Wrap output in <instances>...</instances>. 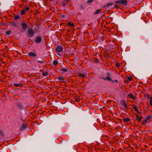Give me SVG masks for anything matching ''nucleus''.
Returning a JSON list of instances; mask_svg holds the SVG:
<instances>
[{
	"label": "nucleus",
	"mask_w": 152,
	"mask_h": 152,
	"mask_svg": "<svg viewBox=\"0 0 152 152\" xmlns=\"http://www.w3.org/2000/svg\"><path fill=\"white\" fill-rule=\"evenodd\" d=\"M28 37H33L34 35L33 30L32 29H29L27 31Z\"/></svg>",
	"instance_id": "f257e3e1"
},
{
	"label": "nucleus",
	"mask_w": 152,
	"mask_h": 152,
	"mask_svg": "<svg viewBox=\"0 0 152 152\" xmlns=\"http://www.w3.org/2000/svg\"><path fill=\"white\" fill-rule=\"evenodd\" d=\"M120 104H121L127 110H128V108L127 107V105L126 104V103L125 100L124 99H122L121 100Z\"/></svg>",
	"instance_id": "f03ea898"
},
{
	"label": "nucleus",
	"mask_w": 152,
	"mask_h": 152,
	"mask_svg": "<svg viewBox=\"0 0 152 152\" xmlns=\"http://www.w3.org/2000/svg\"><path fill=\"white\" fill-rule=\"evenodd\" d=\"M56 50L57 52H61L63 50V48L60 45H58L56 48Z\"/></svg>",
	"instance_id": "7ed1b4c3"
},
{
	"label": "nucleus",
	"mask_w": 152,
	"mask_h": 152,
	"mask_svg": "<svg viewBox=\"0 0 152 152\" xmlns=\"http://www.w3.org/2000/svg\"><path fill=\"white\" fill-rule=\"evenodd\" d=\"M21 25L23 30L26 31L27 28V24L24 22H22L21 23Z\"/></svg>",
	"instance_id": "20e7f679"
},
{
	"label": "nucleus",
	"mask_w": 152,
	"mask_h": 152,
	"mask_svg": "<svg viewBox=\"0 0 152 152\" xmlns=\"http://www.w3.org/2000/svg\"><path fill=\"white\" fill-rule=\"evenodd\" d=\"M151 115H149L148 116L146 119L143 122L142 124L143 125H145V124L151 118Z\"/></svg>",
	"instance_id": "39448f33"
},
{
	"label": "nucleus",
	"mask_w": 152,
	"mask_h": 152,
	"mask_svg": "<svg viewBox=\"0 0 152 152\" xmlns=\"http://www.w3.org/2000/svg\"><path fill=\"white\" fill-rule=\"evenodd\" d=\"M42 41V38L40 37H37L35 40V42L36 43H39Z\"/></svg>",
	"instance_id": "423d86ee"
},
{
	"label": "nucleus",
	"mask_w": 152,
	"mask_h": 152,
	"mask_svg": "<svg viewBox=\"0 0 152 152\" xmlns=\"http://www.w3.org/2000/svg\"><path fill=\"white\" fill-rule=\"evenodd\" d=\"M28 55L29 56H32L33 57H35L37 56V54L35 53L32 52H29Z\"/></svg>",
	"instance_id": "0eeeda50"
},
{
	"label": "nucleus",
	"mask_w": 152,
	"mask_h": 152,
	"mask_svg": "<svg viewBox=\"0 0 152 152\" xmlns=\"http://www.w3.org/2000/svg\"><path fill=\"white\" fill-rule=\"evenodd\" d=\"M27 126V125L26 124H23L20 128V129H26Z\"/></svg>",
	"instance_id": "6e6552de"
},
{
	"label": "nucleus",
	"mask_w": 152,
	"mask_h": 152,
	"mask_svg": "<svg viewBox=\"0 0 152 152\" xmlns=\"http://www.w3.org/2000/svg\"><path fill=\"white\" fill-rule=\"evenodd\" d=\"M136 117L137 118L136 120L140 121H141V120L142 118L141 117L139 116L137 113L135 114Z\"/></svg>",
	"instance_id": "1a4fd4ad"
},
{
	"label": "nucleus",
	"mask_w": 152,
	"mask_h": 152,
	"mask_svg": "<svg viewBox=\"0 0 152 152\" xmlns=\"http://www.w3.org/2000/svg\"><path fill=\"white\" fill-rule=\"evenodd\" d=\"M127 97H129V98H131L133 99H135V97L133 96L132 94H131L128 95H127Z\"/></svg>",
	"instance_id": "9d476101"
},
{
	"label": "nucleus",
	"mask_w": 152,
	"mask_h": 152,
	"mask_svg": "<svg viewBox=\"0 0 152 152\" xmlns=\"http://www.w3.org/2000/svg\"><path fill=\"white\" fill-rule=\"evenodd\" d=\"M13 86L15 87H22V85L21 84H16V83H14Z\"/></svg>",
	"instance_id": "9b49d317"
},
{
	"label": "nucleus",
	"mask_w": 152,
	"mask_h": 152,
	"mask_svg": "<svg viewBox=\"0 0 152 152\" xmlns=\"http://www.w3.org/2000/svg\"><path fill=\"white\" fill-rule=\"evenodd\" d=\"M127 1L126 0H124L121 1V4H122L126 5L127 4Z\"/></svg>",
	"instance_id": "f8f14e48"
},
{
	"label": "nucleus",
	"mask_w": 152,
	"mask_h": 152,
	"mask_svg": "<svg viewBox=\"0 0 152 152\" xmlns=\"http://www.w3.org/2000/svg\"><path fill=\"white\" fill-rule=\"evenodd\" d=\"M67 24L68 26H71V27H73L74 26V24L73 23H71L70 22L67 23Z\"/></svg>",
	"instance_id": "ddd939ff"
},
{
	"label": "nucleus",
	"mask_w": 152,
	"mask_h": 152,
	"mask_svg": "<svg viewBox=\"0 0 152 152\" xmlns=\"http://www.w3.org/2000/svg\"><path fill=\"white\" fill-rule=\"evenodd\" d=\"M101 9H99L97 10L94 13V15H95L96 14H98L99 12H101Z\"/></svg>",
	"instance_id": "4468645a"
},
{
	"label": "nucleus",
	"mask_w": 152,
	"mask_h": 152,
	"mask_svg": "<svg viewBox=\"0 0 152 152\" xmlns=\"http://www.w3.org/2000/svg\"><path fill=\"white\" fill-rule=\"evenodd\" d=\"M132 106H133V109L135 110L138 113H140V112L138 111V110L136 106L135 105H132Z\"/></svg>",
	"instance_id": "2eb2a0df"
},
{
	"label": "nucleus",
	"mask_w": 152,
	"mask_h": 152,
	"mask_svg": "<svg viewBox=\"0 0 152 152\" xmlns=\"http://www.w3.org/2000/svg\"><path fill=\"white\" fill-rule=\"evenodd\" d=\"M103 79L104 80H109V81H112V80L111 79V78L109 77H107L105 78H103Z\"/></svg>",
	"instance_id": "dca6fc26"
},
{
	"label": "nucleus",
	"mask_w": 152,
	"mask_h": 152,
	"mask_svg": "<svg viewBox=\"0 0 152 152\" xmlns=\"http://www.w3.org/2000/svg\"><path fill=\"white\" fill-rule=\"evenodd\" d=\"M18 107L20 109H21L23 108V106L22 104L20 103H19L18 104Z\"/></svg>",
	"instance_id": "f3484780"
},
{
	"label": "nucleus",
	"mask_w": 152,
	"mask_h": 152,
	"mask_svg": "<svg viewBox=\"0 0 152 152\" xmlns=\"http://www.w3.org/2000/svg\"><path fill=\"white\" fill-rule=\"evenodd\" d=\"M78 75L79 76H80L82 77H85L86 76L85 74L84 73H79L78 74Z\"/></svg>",
	"instance_id": "a211bd4d"
},
{
	"label": "nucleus",
	"mask_w": 152,
	"mask_h": 152,
	"mask_svg": "<svg viewBox=\"0 0 152 152\" xmlns=\"http://www.w3.org/2000/svg\"><path fill=\"white\" fill-rule=\"evenodd\" d=\"M130 120L128 118H125L123 119V121H124L126 123L129 122Z\"/></svg>",
	"instance_id": "6ab92c4d"
},
{
	"label": "nucleus",
	"mask_w": 152,
	"mask_h": 152,
	"mask_svg": "<svg viewBox=\"0 0 152 152\" xmlns=\"http://www.w3.org/2000/svg\"><path fill=\"white\" fill-rule=\"evenodd\" d=\"M58 79L59 80L61 81H64V78L61 76L58 77Z\"/></svg>",
	"instance_id": "aec40b11"
},
{
	"label": "nucleus",
	"mask_w": 152,
	"mask_h": 152,
	"mask_svg": "<svg viewBox=\"0 0 152 152\" xmlns=\"http://www.w3.org/2000/svg\"><path fill=\"white\" fill-rule=\"evenodd\" d=\"M58 61L56 60H55L54 61H53V65L54 66H56V65H57V64H58Z\"/></svg>",
	"instance_id": "412c9836"
},
{
	"label": "nucleus",
	"mask_w": 152,
	"mask_h": 152,
	"mask_svg": "<svg viewBox=\"0 0 152 152\" xmlns=\"http://www.w3.org/2000/svg\"><path fill=\"white\" fill-rule=\"evenodd\" d=\"M113 3H108L106 5H104L103 6L104 7L107 8L108 7V6L109 5H111L112 4H113Z\"/></svg>",
	"instance_id": "4be33fe9"
},
{
	"label": "nucleus",
	"mask_w": 152,
	"mask_h": 152,
	"mask_svg": "<svg viewBox=\"0 0 152 152\" xmlns=\"http://www.w3.org/2000/svg\"><path fill=\"white\" fill-rule=\"evenodd\" d=\"M20 18V16L18 15H16L15 16L14 19L17 20Z\"/></svg>",
	"instance_id": "5701e85b"
},
{
	"label": "nucleus",
	"mask_w": 152,
	"mask_h": 152,
	"mask_svg": "<svg viewBox=\"0 0 152 152\" xmlns=\"http://www.w3.org/2000/svg\"><path fill=\"white\" fill-rule=\"evenodd\" d=\"M61 71L64 72H67L68 71V69L66 68H61Z\"/></svg>",
	"instance_id": "b1692460"
},
{
	"label": "nucleus",
	"mask_w": 152,
	"mask_h": 152,
	"mask_svg": "<svg viewBox=\"0 0 152 152\" xmlns=\"http://www.w3.org/2000/svg\"><path fill=\"white\" fill-rule=\"evenodd\" d=\"M48 72H45L42 73V75L43 76L45 77V76H46L47 75H48Z\"/></svg>",
	"instance_id": "393cba45"
},
{
	"label": "nucleus",
	"mask_w": 152,
	"mask_h": 152,
	"mask_svg": "<svg viewBox=\"0 0 152 152\" xmlns=\"http://www.w3.org/2000/svg\"><path fill=\"white\" fill-rule=\"evenodd\" d=\"M26 11L25 10H22L21 11V15H23V14H25L26 13Z\"/></svg>",
	"instance_id": "a878e982"
},
{
	"label": "nucleus",
	"mask_w": 152,
	"mask_h": 152,
	"mask_svg": "<svg viewBox=\"0 0 152 152\" xmlns=\"http://www.w3.org/2000/svg\"><path fill=\"white\" fill-rule=\"evenodd\" d=\"M11 24H12V26L13 27H15L16 26V24L13 22H12Z\"/></svg>",
	"instance_id": "bb28decb"
},
{
	"label": "nucleus",
	"mask_w": 152,
	"mask_h": 152,
	"mask_svg": "<svg viewBox=\"0 0 152 152\" xmlns=\"http://www.w3.org/2000/svg\"><path fill=\"white\" fill-rule=\"evenodd\" d=\"M11 32L10 30H8L6 32V34L7 35H9L10 34Z\"/></svg>",
	"instance_id": "cd10ccee"
},
{
	"label": "nucleus",
	"mask_w": 152,
	"mask_h": 152,
	"mask_svg": "<svg viewBox=\"0 0 152 152\" xmlns=\"http://www.w3.org/2000/svg\"><path fill=\"white\" fill-rule=\"evenodd\" d=\"M127 79L128 80H129V81H131V80H132V78L130 77V76H129L128 77H127Z\"/></svg>",
	"instance_id": "c85d7f7f"
},
{
	"label": "nucleus",
	"mask_w": 152,
	"mask_h": 152,
	"mask_svg": "<svg viewBox=\"0 0 152 152\" xmlns=\"http://www.w3.org/2000/svg\"><path fill=\"white\" fill-rule=\"evenodd\" d=\"M37 62L38 63H39L40 64H43L44 62L43 61H38Z\"/></svg>",
	"instance_id": "c756f323"
},
{
	"label": "nucleus",
	"mask_w": 152,
	"mask_h": 152,
	"mask_svg": "<svg viewBox=\"0 0 152 152\" xmlns=\"http://www.w3.org/2000/svg\"><path fill=\"white\" fill-rule=\"evenodd\" d=\"M120 65V64L119 63H118V62H116V66H117V67H119Z\"/></svg>",
	"instance_id": "7c9ffc66"
},
{
	"label": "nucleus",
	"mask_w": 152,
	"mask_h": 152,
	"mask_svg": "<svg viewBox=\"0 0 152 152\" xmlns=\"http://www.w3.org/2000/svg\"><path fill=\"white\" fill-rule=\"evenodd\" d=\"M29 9V7H25V10L26 11H27Z\"/></svg>",
	"instance_id": "2f4dec72"
},
{
	"label": "nucleus",
	"mask_w": 152,
	"mask_h": 152,
	"mask_svg": "<svg viewBox=\"0 0 152 152\" xmlns=\"http://www.w3.org/2000/svg\"><path fill=\"white\" fill-rule=\"evenodd\" d=\"M150 104L151 105H152V98L150 99Z\"/></svg>",
	"instance_id": "473e14b6"
},
{
	"label": "nucleus",
	"mask_w": 152,
	"mask_h": 152,
	"mask_svg": "<svg viewBox=\"0 0 152 152\" xmlns=\"http://www.w3.org/2000/svg\"><path fill=\"white\" fill-rule=\"evenodd\" d=\"M115 7L116 9H118L119 8V7L117 5H115Z\"/></svg>",
	"instance_id": "72a5a7b5"
},
{
	"label": "nucleus",
	"mask_w": 152,
	"mask_h": 152,
	"mask_svg": "<svg viewBox=\"0 0 152 152\" xmlns=\"http://www.w3.org/2000/svg\"><path fill=\"white\" fill-rule=\"evenodd\" d=\"M93 1V0H89L87 1V3H89Z\"/></svg>",
	"instance_id": "f704fd0d"
},
{
	"label": "nucleus",
	"mask_w": 152,
	"mask_h": 152,
	"mask_svg": "<svg viewBox=\"0 0 152 152\" xmlns=\"http://www.w3.org/2000/svg\"><path fill=\"white\" fill-rule=\"evenodd\" d=\"M121 1H120L118 0V1H115V2L116 3L118 4V3H121Z\"/></svg>",
	"instance_id": "c9c22d12"
},
{
	"label": "nucleus",
	"mask_w": 152,
	"mask_h": 152,
	"mask_svg": "<svg viewBox=\"0 0 152 152\" xmlns=\"http://www.w3.org/2000/svg\"><path fill=\"white\" fill-rule=\"evenodd\" d=\"M62 5L63 6H65L66 5V3L65 2H63L62 3Z\"/></svg>",
	"instance_id": "e433bc0d"
},
{
	"label": "nucleus",
	"mask_w": 152,
	"mask_h": 152,
	"mask_svg": "<svg viewBox=\"0 0 152 152\" xmlns=\"http://www.w3.org/2000/svg\"><path fill=\"white\" fill-rule=\"evenodd\" d=\"M114 81L116 82V83H118V80H114Z\"/></svg>",
	"instance_id": "4c0bfd02"
},
{
	"label": "nucleus",
	"mask_w": 152,
	"mask_h": 152,
	"mask_svg": "<svg viewBox=\"0 0 152 152\" xmlns=\"http://www.w3.org/2000/svg\"><path fill=\"white\" fill-rule=\"evenodd\" d=\"M107 75H110V74L109 73H107Z\"/></svg>",
	"instance_id": "58836bf2"
},
{
	"label": "nucleus",
	"mask_w": 152,
	"mask_h": 152,
	"mask_svg": "<svg viewBox=\"0 0 152 152\" xmlns=\"http://www.w3.org/2000/svg\"><path fill=\"white\" fill-rule=\"evenodd\" d=\"M81 9H82V8H83V7L82 6H81Z\"/></svg>",
	"instance_id": "ea45409f"
},
{
	"label": "nucleus",
	"mask_w": 152,
	"mask_h": 152,
	"mask_svg": "<svg viewBox=\"0 0 152 152\" xmlns=\"http://www.w3.org/2000/svg\"><path fill=\"white\" fill-rule=\"evenodd\" d=\"M62 17H64V16H65L64 15H62Z\"/></svg>",
	"instance_id": "a19ab883"
},
{
	"label": "nucleus",
	"mask_w": 152,
	"mask_h": 152,
	"mask_svg": "<svg viewBox=\"0 0 152 152\" xmlns=\"http://www.w3.org/2000/svg\"><path fill=\"white\" fill-rule=\"evenodd\" d=\"M139 113H140V114H142V113H140V112Z\"/></svg>",
	"instance_id": "79ce46f5"
},
{
	"label": "nucleus",
	"mask_w": 152,
	"mask_h": 152,
	"mask_svg": "<svg viewBox=\"0 0 152 152\" xmlns=\"http://www.w3.org/2000/svg\"><path fill=\"white\" fill-rule=\"evenodd\" d=\"M1 131H0V133H1Z\"/></svg>",
	"instance_id": "37998d69"
},
{
	"label": "nucleus",
	"mask_w": 152,
	"mask_h": 152,
	"mask_svg": "<svg viewBox=\"0 0 152 152\" xmlns=\"http://www.w3.org/2000/svg\"><path fill=\"white\" fill-rule=\"evenodd\" d=\"M94 0H93V1H94Z\"/></svg>",
	"instance_id": "c03bdc74"
}]
</instances>
